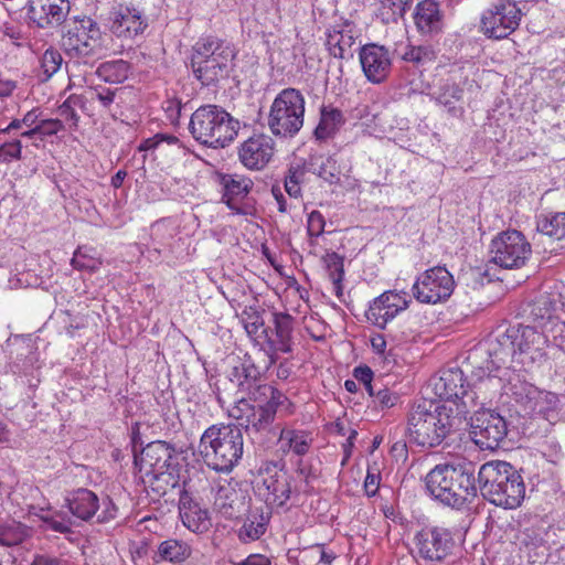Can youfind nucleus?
I'll list each match as a JSON object with an SVG mask.
<instances>
[{
    "instance_id": "nucleus-1",
    "label": "nucleus",
    "mask_w": 565,
    "mask_h": 565,
    "mask_svg": "<svg viewBox=\"0 0 565 565\" xmlns=\"http://www.w3.org/2000/svg\"><path fill=\"white\" fill-rule=\"evenodd\" d=\"M428 494L452 509H463L478 495L475 470L471 465H436L425 477Z\"/></svg>"
},
{
    "instance_id": "nucleus-2",
    "label": "nucleus",
    "mask_w": 565,
    "mask_h": 565,
    "mask_svg": "<svg viewBox=\"0 0 565 565\" xmlns=\"http://www.w3.org/2000/svg\"><path fill=\"white\" fill-rule=\"evenodd\" d=\"M478 491L490 503L515 509L525 497V484L520 472L507 461H488L478 471Z\"/></svg>"
},
{
    "instance_id": "nucleus-3",
    "label": "nucleus",
    "mask_w": 565,
    "mask_h": 565,
    "mask_svg": "<svg viewBox=\"0 0 565 565\" xmlns=\"http://www.w3.org/2000/svg\"><path fill=\"white\" fill-rule=\"evenodd\" d=\"M199 451L210 469L231 472L244 452L242 429L236 425L210 426L201 436Z\"/></svg>"
},
{
    "instance_id": "nucleus-4",
    "label": "nucleus",
    "mask_w": 565,
    "mask_h": 565,
    "mask_svg": "<svg viewBox=\"0 0 565 565\" xmlns=\"http://www.w3.org/2000/svg\"><path fill=\"white\" fill-rule=\"evenodd\" d=\"M450 406L431 401H423L413 406L407 420L409 439L427 448L440 445L456 427L454 408Z\"/></svg>"
},
{
    "instance_id": "nucleus-5",
    "label": "nucleus",
    "mask_w": 565,
    "mask_h": 565,
    "mask_svg": "<svg viewBox=\"0 0 565 565\" xmlns=\"http://www.w3.org/2000/svg\"><path fill=\"white\" fill-rule=\"evenodd\" d=\"M238 130L239 121L218 105L200 106L189 121V131L193 139L213 149L228 146Z\"/></svg>"
},
{
    "instance_id": "nucleus-6",
    "label": "nucleus",
    "mask_w": 565,
    "mask_h": 565,
    "mask_svg": "<svg viewBox=\"0 0 565 565\" xmlns=\"http://www.w3.org/2000/svg\"><path fill=\"white\" fill-rule=\"evenodd\" d=\"M234 57V47L228 42L209 36L195 43L191 67L203 86H212L230 76Z\"/></svg>"
},
{
    "instance_id": "nucleus-7",
    "label": "nucleus",
    "mask_w": 565,
    "mask_h": 565,
    "mask_svg": "<svg viewBox=\"0 0 565 565\" xmlns=\"http://www.w3.org/2000/svg\"><path fill=\"white\" fill-rule=\"evenodd\" d=\"M62 49L68 58L65 62L68 74L81 65L94 66L104 53L98 23L89 17L76 20L74 26L62 36Z\"/></svg>"
},
{
    "instance_id": "nucleus-8",
    "label": "nucleus",
    "mask_w": 565,
    "mask_h": 565,
    "mask_svg": "<svg viewBox=\"0 0 565 565\" xmlns=\"http://www.w3.org/2000/svg\"><path fill=\"white\" fill-rule=\"evenodd\" d=\"M305 96L299 89L288 87L282 89L274 98L267 125L276 137L292 138L303 126Z\"/></svg>"
},
{
    "instance_id": "nucleus-9",
    "label": "nucleus",
    "mask_w": 565,
    "mask_h": 565,
    "mask_svg": "<svg viewBox=\"0 0 565 565\" xmlns=\"http://www.w3.org/2000/svg\"><path fill=\"white\" fill-rule=\"evenodd\" d=\"M288 402L280 391H274L266 399L250 404L244 396L232 407L230 415L244 426L247 431H266L274 423L279 407Z\"/></svg>"
},
{
    "instance_id": "nucleus-10",
    "label": "nucleus",
    "mask_w": 565,
    "mask_h": 565,
    "mask_svg": "<svg viewBox=\"0 0 565 565\" xmlns=\"http://www.w3.org/2000/svg\"><path fill=\"white\" fill-rule=\"evenodd\" d=\"M490 262L504 269H520L532 255V246L523 233L507 230L497 234L490 244Z\"/></svg>"
},
{
    "instance_id": "nucleus-11",
    "label": "nucleus",
    "mask_w": 565,
    "mask_h": 565,
    "mask_svg": "<svg viewBox=\"0 0 565 565\" xmlns=\"http://www.w3.org/2000/svg\"><path fill=\"white\" fill-rule=\"evenodd\" d=\"M417 556L426 564L440 565L455 556L458 544L451 530L444 526H426L414 536Z\"/></svg>"
},
{
    "instance_id": "nucleus-12",
    "label": "nucleus",
    "mask_w": 565,
    "mask_h": 565,
    "mask_svg": "<svg viewBox=\"0 0 565 565\" xmlns=\"http://www.w3.org/2000/svg\"><path fill=\"white\" fill-rule=\"evenodd\" d=\"M277 466L276 462L262 466L255 484L256 495L266 503L268 510L284 507L292 493L291 478Z\"/></svg>"
},
{
    "instance_id": "nucleus-13",
    "label": "nucleus",
    "mask_w": 565,
    "mask_h": 565,
    "mask_svg": "<svg viewBox=\"0 0 565 565\" xmlns=\"http://www.w3.org/2000/svg\"><path fill=\"white\" fill-rule=\"evenodd\" d=\"M455 280L446 267L426 269L412 287L413 297L420 303L436 305L447 300L454 292Z\"/></svg>"
},
{
    "instance_id": "nucleus-14",
    "label": "nucleus",
    "mask_w": 565,
    "mask_h": 565,
    "mask_svg": "<svg viewBox=\"0 0 565 565\" xmlns=\"http://www.w3.org/2000/svg\"><path fill=\"white\" fill-rule=\"evenodd\" d=\"M471 420V437L481 449L494 450L508 435V423L505 418L491 409L477 412Z\"/></svg>"
},
{
    "instance_id": "nucleus-15",
    "label": "nucleus",
    "mask_w": 565,
    "mask_h": 565,
    "mask_svg": "<svg viewBox=\"0 0 565 565\" xmlns=\"http://www.w3.org/2000/svg\"><path fill=\"white\" fill-rule=\"evenodd\" d=\"M520 19L521 10L514 2L500 0L482 14L481 29L489 38L504 39L519 26Z\"/></svg>"
},
{
    "instance_id": "nucleus-16",
    "label": "nucleus",
    "mask_w": 565,
    "mask_h": 565,
    "mask_svg": "<svg viewBox=\"0 0 565 565\" xmlns=\"http://www.w3.org/2000/svg\"><path fill=\"white\" fill-rule=\"evenodd\" d=\"M174 452V448L167 441L156 440L148 444L139 455H135V466L143 482H151L164 475Z\"/></svg>"
},
{
    "instance_id": "nucleus-17",
    "label": "nucleus",
    "mask_w": 565,
    "mask_h": 565,
    "mask_svg": "<svg viewBox=\"0 0 565 565\" xmlns=\"http://www.w3.org/2000/svg\"><path fill=\"white\" fill-rule=\"evenodd\" d=\"M228 377L241 393L246 394L254 402L266 399L270 393L277 391L271 385L262 383L260 372L249 356H245L235 364Z\"/></svg>"
},
{
    "instance_id": "nucleus-18",
    "label": "nucleus",
    "mask_w": 565,
    "mask_h": 565,
    "mask_svg": "<svg viewBox=\"0 0 565 565\" xmlns=\"http://www.w3.org/2000/svg\"><path fill=\"white\" fill-rule=\"evenodd\" d=\"M107 26L116 38L132 40L145 32L148 22L141 10L118 3L113 6L108 13Z\"/></svg>"
},
{
    "instance_id": "nucleus-19",
    "label": "nucleus",
    "mask_w": 565,
    "mask_h": 565,
    "mask_svg": "<svg viewBox=\"0 0 565 565\" xmlns=\"http://www.w3.org/2000/svg\"><path fill=\"white\" fill-rule=\"evenodd\" d=\"M411 303L406 291L387 290L373 299L365 316L374 326L384 329L399 312L406 310Z\"/></svg>"
},
{
    "instance_id": "nucleus-20",
    "label": "nucleus",
    "mask_w": 565,
    "mask_h": 565,
    "mask_svg": "<svg viewBox=\"0 0 565 565\" xmlns=\"http://www.w3.org/2000/svg\"><path fill=\"white\" fill-rule=\"evenodd\" d=\"M275 152V141L265 134H255L238 147L239 162L249 170H262L271 160Z\"/></svg>"
},
{
    "instance_id": "nucleus-21",
    "label": "nucleus",
    "mask_w": 565,
    "mask_h": 565,
    "mask_svg": "<svg viewBox=\"0 0 565 565\" xmlns=\"http://www.w3.org/2000/svg\"><path fill=\"white\" fill-rule=\"evenodd\" d=\"M26 17L40 29L61 25L68 12V0H28L25 4Z\"/></svg>"
},
{
    "instance_id": "nucleus-22",
    "label": "nucleus",
    "mask_w": 565,
    "mask_h": 565,
    "mask_svg": "<svg viewBox=\"0 0 565 565\" xmlns=\"http://www.w3.org/2000/svg\"><path fill=\"white\" fill-rule=\"evenodd\" d=\"M359 58L369 82L381 84L388 77L392 70V58L385 46L367 43L360 49Z\"/></svg>"
},
{
    "instance_id": "nucleus-23",
    "label": "nucleus",
    "mask_w": 565,
    "mask_h": 565,
    "mask_svg": "<svg viewBox=\"0 0 565 565\" xmlns=\"http://www.w3.org/2000/svg\"><path fill=\"white\" fill-rule=\"evenodd\" d=\"M556 308L557 302L550 295L543 294L525 306L524 315L530 326L550 334L561 328Z\"/></svg>"
},
{
    "instance_id": "nucleus-24",
    "label": "nucleus",
    "mask_w": 565,
    "mask_h": 565,
    "mask_svg": "<svg viewBox=\"0 0 565 565\" xmlns=\"http://www.w3.org/2000/svg\"><path fill=\"white\" fill-rule=\"evenodd\" d=\"M250 497L231 483L217 488L214 497L216 510L226 519H237L249 507Z\"/></svg>"
},
{
    "instance_id": "nucleus-25",
    "label": "nucleus",
    "mask_w": 565,
    "mask_h": 565,
    "mask_svg": "<svg viewBox=\"0 0 565 565\" xmlns=\"http://www.w3.org/2000/svg\"><path fill=\"white\" fill-rule=\"evenodd\" d=\"M510 333L513 335L516 353L530 354L532 360L542 355L548 343V333L530 324L510 327Z\"/></svg>"
},
{
    "instance_id": "nucleus-26",
    "label": "nucleus",
    "mask_w": 565,
    "mask_h": 565,
    "mask_svg": "<svg viewBox=\"0 0 565 565\" xmlns=\"http://www.w3.org/2000/svg\"><path fill=\"white\" fill-rule=\"evenodd\" d=\"M245 511L236 534L242 543L247 544L259 540L267 532L271 511L264 507H248Z\"/></svg>"
},
{
    "instance_id": "nucleus-27",
    "label": "nucleus",
    "mask_w": 565,
    "mask_h": 565,
    "mask_svg": "<svg viewBox=\"0 0 565 565\" xmlns=\"http://www.w3.org/2000/svg\"><path fill=\"white\" fill-rule=\"evenodd\" d=\"M508 403L514 408L520 416H533L535 411V398L540 397V390L534 385L521 381L520 379L510 380L505 387Z\"/></svg>"
},
{
    "instance_id": "nucleus-28",
    "label": "nucleus",
    "mask_w": 565,
    "mask_h": 565,
    "mask_svg": "<svg viewBox=\"0 0 565 565\" xmlns=\"http://www.w3.org/2000/svg\"><path fill=\"white\" fill-rule=\"evenodd\" d=\"M220 184L223 190L222 201L235 213L244 214L241 203L254 185L252 179L239 174H223Z\"/></svg>"
},
{
    "instance_id": "nucleus-29",
    "label": "nucleus",
    "mask_w": 565,
    "mask_h": 565,
    "mask_svg": "<svg viewBox=\"0 0 565 565\" xmlns=\"http://www.w3.org/2000/svg\"><path fill=\"white\" fill-rule=\"evenodd\" d=\"M179 514L183 525L193 533L202 534L211 527L209 511L203 509L186 492L180 495Z\"/></svg>"
},
{
    "instance_id": "nucleus-30",
    "label": "nucleus",
    "mask_w": 565,
    "mask_h": 565,
    "mask_svg": "<svg viewBox=\"0 0 565 565\" xmlns=\"http://www.w3.org/2000/svg\"><path fill=\"white\" fill-rule=\"evenodd\" d=\"M65 507L81 521H89L96 515L100 508L99 499L95 492L86 488H78L67 493Z\"/></svg>"
},
{
    "instance_id": "nucleus-31",
    "label": "nucleus",
    "mask_w": 565,
    "mask_h": 565,
    "mask_svg": "<svg viewBox=\"0 0 565 565\" xmlns=\"http://www.w3.org/2000/svg\"><path fill=\"white\" fill-rule=\"evenodd\" d=\"M513 343L514 340L512 333H510V328H508L505 332L497 335L493 340L489 341V361L487 365V369L489 370L487 380L489 382H492L493 379H495V375H491V372L493 370L501 369L516 354V349Z\"/></svg>"
},
{
    "instance_id": "nucleus-32",
    "label": "nucleus",
    "mask_w": 565,
    "mask_h": 565,
    "mask_svg": "<svg viewBox=\"0 0 565 565\" xmlns=\"http://www.w3.org/2000/svg\"><path fill=\"white\" fill-rule=\"evenodd\" d=\"M414 21L418 32L423 35L434 36L444 28V17L435 0H423L416 6Z\"/></svg>"
},
{
    "instance_id": "nucleus-33",
    "label": "nucleus",
    "mask_w": 565,
    "mask_h": 565,
    "mask_svg": "<svg viewBox=\"0 0 565 565\" xmlns=\"http://www.w3.org/2000/svg\"><path fill=\"white\" fill-rule=\"evenodd\" d=\"M326 45L329 53L335 58L350 57L353 54L350 52L355 43V32L352 23L345 22L341 25H333L327 30Z\"/></svg>"
},
{
    "instance_id": "nucleus-34",
    "label": "nucleus",
    "mask_w": 565,
    "mask_h": 565,
    "mask_svg": "<svg viewBox=\"0 0 565 565\" xmlns=\"http://www.w3.org/2000/svg\"><path fill=\"white\" fill-rule=\"evenodd\" d=\"M475 388H463L462 392L455 399L443 403L444 405H451L454 408V424L458 426L462 419H467L469 415L470 417H475L477 412H481L484 409L482 406L484 405V398L480 401V396L478 391ZM480 390V387H478Z\"/></svg>"
},
{
    "instance_id": "nucleus-35",
    "label": "nucleus",
    "mask_w": 565,
    "mask_h": 565,
    "mask_svg": "<svg viewBox=\"0 0 565 565\" xmlns=\"http://www.w3.org/2000/svg\"><path fill=\"white\" fill-rule=\"evenodd\" d=\"M273 316L275 338L268 339V345L273 352L290 353L295 319L287 312H275Z\"/></svg>"
},
{
    "instance_id": "nucleus-36",
    "label": "nucleus",
    "mask_w": 565,
    "mask_h": 565,
    "mask_svg": "<svg viewBox=\"0 0 565 565\" xmlns=\"http://www.w3.org/2000/svg\"><path fill=\"white\" fill-rule=\"evenodd\" d=\"M279 443L282 452L303 457L312 447L313 436L309 430L282 428L279 434Z\"/></svg>"
},
{
    "instance_id": "nucleus-37",
    "label": "nucleus",
    "mask_w": 565,
    "mask_h": 565,
    "mask_svg": "<svg viewBox=\"0 0 565 565\" xmlns=\"http://www.w3.org/2000/svg\"><path fill=\"white\" fill-rule=\"evenodd\" d=\"M463 382V372L461 370H447L435 381L434 390L436 395L444 401L443 403H448L462 392L465 388Z\"/></svg>"
},
{
    "instance_id": "nucleus-38",
    "label": "nucleus",
    "mask_w": 565,
    "mask_h": 565,
    "mask_svg": "<svg viewBox=\"0 0 565 565\" xmlns=\"http://www.w3.org/2000/svg\"><path fill=\"white\" fill-rule=\"evenodd\" d=\"M307 167L310 172L318 174L330 184L340 182L342 171L333 156L312 154Z\"/></svg>"
},
{
    "instance_id": "nucleus-39",
    "label": "nucleus",
    "mask_w": 565,
    "mask_h": 565,
    "mask_svg": "<svg viewBox=\"0 0 565 565\" xmlns=\"http://www.w3.org/2000/svg\"><path fill=\"white\" fill-rule=\"evenodd\" d=\"M344 124V116L338 108L322 106L320 108V120L315 129V137L318 140H327L333 137Z\"/></svg>"
},
{
    "instance_id": "nucleus-40",
    "label": "nucleus",
    "mask_w": 565,
    "mask_h": 565,
    "mask_svg": "<svg viewBox=\"0 0 565 565\" xmlns=\"http://www.w3.org/2000/svg\"><path fill=\"white\" fill-rule=\"evenodd\" d=\"M177 227L172 221L163 218L154 222L150 227L151 247L158 253L171 250Z\"/></svg>"
},
{
    "instance_id": "nucleus-41",
    "label": "nucleus",
    "mask_w": 565,
    "mask_h": 565,
    "mask_svg": "<svg viewBox=\"0 0 565 565\" xmlns=\"http://www.w3.org/2000/svg\"><path fill=\"white\" fill-rule=\"evenodd\" d=\"M157 554L161 561L183 563L192 555V546L178 539H168L158 545Z\"/></svg>"
},
{
    "instance_id": "nucleus-42",
    "label": "nucleus",
    "mask_w": 565,
    "mask_h": 565,
    "mask_svg": "<svg viewBox=\"0 0 565 565\" xmlns=\"http://www.w3.org/2000/svg\"><path fill=\"white\" fill-rule=\"evenodd\" d=\"M40 513H34L42 521L45 530L57 532L61 534L72 533L75 522L68 513L64 511H51L41 508Z\"/></svg>"
},
{
    "instance_id": "nucleus-43",
    "label": "nucleus",
    "mask_w": 565,
    "mask_h": 565,
    "mask_svg": "<svg viewBox=\"0 0 565 565\" xmlns=\"http://www.w3.org/2000/svg\"><path fill=\"white\" fill-rule=\"evenodd\" d=\"M130 73V64L124 60H115L102 63L96 75L105 83L120 84L124 83Z\"/></svg>"
},
{
    "instance_id": "nucleus-44",
    "label": "nucleus",
    "mask_w": 565,
    "mask_h": 565,
    "mask_svg": "<svg viewBox=\"0 0 565 565\" xmlns=\"http://www.w3.org/2000/svg\"><path fill=\"white\" fill-rule=\"evenodd\" d=\"M536 230L553 241H565V212L540 216Z\"/></svg>"
},
{
    "instance_id": "nucleus-45",
    "label": "nucleus",
    "mask_w": 565,
    "mask_h": 565,
    "mask_svg": "<svg viewBox=\"0 0 565 565\" xmlns=\"http://www.w3.org/2000/svg\"><path fill=\"white\" fill-rule=\"evenodd\" d=\"M263 313L264 310L256 305L246 306L243 309L239 318L249 338H256L260 330L264 333L266 332L264 329Z\"/></svg>"
},
{
    "instance_id": "nucleus-46",
    "label": "nucleus",
    "mask_w": 565,
    "mask_h": 565,
    "mask_svg": "<svg viewBox=\"0 0 565 565\" xmlns=\"http://www.w3.org/2000/svg\"><path fill=\"white\" fill-rule=\"evenodd\" d=\"M28 527L20 522L11 521L0 524V544L15 546L28 536Z\"/></svg>"
},
{
    "instance_id": "nucleus-47",
    "label": "nucleus",
    "mask_w": 565,
    "mask_h": 565,
    "mask_svg": "<svg viewBox=\"0 0 565 565\" xmlns=\"http://www.w3.org/2000/svg\"><path fill=\"white\" fill-rule=\"evenodd\" d=\"M411 2L412 0H380L379 17L385 24L397 22Z\"/></svg>"
},
{
    "instance_id": "nucleus-48",
    "label": "nucleus",
    "mask_w": 565,
    "mask_h": 565,
    "mask_svg": "<svg viewBox=\"0 0 565 565\" xmlns=\"http://www.w3.org/2000/svg\"><path fill=\"white\" fill-rule=\"evenodd\" d=\"M72 266L77 270L96 271L102 260L95 256V250L86 246L78 247L71 260Z\"/></svg>"
},
{
    "instance_id": "nucleus-49",
    "label": "nucleus",
    "mask_w": 565,
    "mask_h": 565,
    "mask_svg": "<svg viewBox=\"0 0 565 565\" xmlns=\"http://www.w3.org/2000/svg\"><path fill=\"white\" fill-rule=\"evenodd\" d=\"M463 89L456 83H446L439 89L436 97L438 104L448 108L449 111L456 109L455 104L462 98Z\"/></svg>"
},
{
    "instance_id": "nucleus-50",
    "label": "nucleus",
    "mask_w": 565,
    "mask_h": 565,
    "mask_svg": "<svg viewBox=\"0 0 565 565\" xmlns=\"http://www.w3.org/2000/svg\"><path fill=\"white\" fill-rule=\"evenodd\" d=\"M403 60L411 62L417 66H423L435 60V53L429 46H406L405 52L402 55Z\"/></svg>"
},
{
    "instance_id": "nucleus-51",
    "label": "nucleus",
    "mask_w": 565,
    "mask_h": 565,
    "mask_svg": "<svg viewBox=\"0 0 565 565\" xmlns=\"http://www.w3.org/2000/svg\"><path fill=\"white\" fill-rule=\"evenodd\" d=\"M305 178V170L300 166L290 167L285 177V191L289 196L298 199L301 196L300 183Z\"/></svg>"
},
{
    "instance_id": "nucleus-52",
    "label": "nucleus",
    "mask_w": 565,
    "mask_h": 565,
    "mask_svg": "<svg viewBox=\"0 0 565 565\" xmlns=\"http://www.w3.org/2000/svg\"><path fill=\"white\" fill-rule=\"evenodd\" d=\"M63 56L58 50L50 46L41 57V68L46 78L52 77L62 66Z\"/></svg>"
},
{
    "instance_id": "nucleus-53",
    "label": "nucleus",
    "mask_w": 565,
    "mask_h": 565,
    "mask_svg": "<svg viewBox=\"0 0 565 565\" xmlns=\"http://www.w3.org/2000/svg\"><path fill=\"white\" fill-rule=\"evenodd\" d=\"M19 351L15 361L10 364V369L13 373H25L33 366L36 356L30 344L22 345Z\"/></svg>"
},
{
    "instance_id": "nucleus-54",
    "label": "nucleus",
    "mask_w": 565,
    "mask_h": 565,
    "mask_svg": "<svg viewBox=\"0 0 565 565\" xmlns=\"http://www.w3.org/2000/svg\"><path fill=\"white\" fill-rule=\"evenodd\" d=\"M79 103V97L75 95L68 96L62 105L58 106V115L68 122L70 129L78 127L79 116L75 110V106Z\"/></svg>"
},
{
    "instance_id": "nucleus-55",
    "label": "nucleus",
    "mask_w": 565,
    "mask_h": 565,
    "mask_svg": "<svg viewBox=\"0 0 565 565\" xmlns=\"http://www.w3.org/2000/svg\"><path fill=\"white\" fill-rule=\"evenodd\" d=\"M330 279L343 280L344 258L335 252H329L322 257Z\"/></svg>"
},
{
    "instance_id": "nucleus-56",
    "label": "nucleus",
    "mask_w": 565,
    "mask_h": 565,
    "mask_svg": "<svg viewBox=\"0 0 565 565\" xmlns=\"http://www.w3.org/2000/svg\"><path fill=\"white\" fill-rule=\"evenodd\" d=\"M535 411L533 416L540 415L547 418L550 412H554L557 407L558 397L551 392L540 391V397L535 398Z\"/></svg>"
},
{
    "instance_id": "nucleus-57",
    "label": "nucleus",
    "mask_w": 565,
    "mask_h": 565,
    "mask_svg": "<svg viewBox=\"0 0 565 565\" xmlns=\"http://www.w3.org/2000/svg\"><path fill=\"white\" fill-rule=\"evenodd\" d=\"M41 278L32 271H22L11 276L8 280L10 289L38 287Z\"/></svg>"
},
{
    "instance_id": "nucleus-58",
    "label": "nucleus",
    "mask_w": 565,
    "mask_h": 565,
    "mask_svg": "<svg viewBox=\"0 0 565 565\" xmlns=\"http://www.w3.org/2000/svg\"><path fill=\"white\" fill-rule=\"evenodd\" d=\"M22 145L21 141L14 139L6 141L0 146V163H9L13 160L21 159Z\"/></svg>"
},
{
    "instance_id": "nucleus-59",
    "label": "nucleus",
    "mask_w": 565,
    "mask_h": 565,
    "mask_svg": "<svg viewBox=\"0 0 565 565\" xmlns=\"http://www.w3.org/2000/svg\"><path fill=\"white\" fill-rule=\"evenodd\" d=\"M370 396L373 397L374 406L382 411L393 407L398 401V395L386 387L374 390V395Z\"/></svg>"
},
{
    "instance_id": "nucleus-60",
    "label": "nucleus",
    "mask_w": 565,
    "mask_h": 565,
    "mask_svg": "<svg viewBox=\"0 0 565 565\" xmlns=\"http://www.w3.org/2000/svg\"><path fill=\"white\" fill-rule=\"evenodd\" d=\"M307 223V232L310 237H319L323 234L326 221L319 211H312Z\"/></svg>"
},
{
    "instance_id": "nucleus-61",
    "label": "nucleus",
    "mask_w": 565,
    "mask_h": 565,
    "mask_svg": "<svg viewBox=\"0 0 565 565\" xmlns=\"http://www.w3.org/2000/svg\"><path fill=\"white\" fill-rule=\"evenodd\" d=\"M354 379L364 385L369 395H374L373 371L367 365L356 366L353 371Z\"/></svg>"
},
{
    "instance_id": "nucleus-62",
    "label": "nucleus",
    "mask_w": 565,
    "mask_h": 565,
    "mask_svg": "<svg viewBox=\"0 0 565 565\" xmlns=\"http://www.w3.org/2000/svg\"><path fill=\"white\" fill-rule=\"evenodd\" d=\"M64 128L63 121L57 118L42 119L38 124V130H40L41 136H53L64 130Z\"/></svg>"
},
{
    "instance_id": "nucleus-63",
    "label": "nucleus",
    "mask_w": 565,
    "mask_h": 565,
    "mask_svg": "<svg viewBox=\"0 0 565 565\" xmlns=\"http://www.w3.org/2000/svg\"><path fill=\"white\" fill-rule=\"evenodd\" d=\"M380 479L379 470L375 467H369L364 480V490L367 497H374L377 493Z\"/></svg>"
},
{
    "instance_id": "nucleus-64",
    "label": "nucleus",
    "mask_w": 565,
    "mask_h": 565,
    "mask_svg": "<svg viewBox=\"0 0 565 565\" xmlns=\"http://www.w3.org/2000/svg\"><path fill=\"white\" fill-rule=\"evenodd\" d=\"M182 104L177 98H169L163 103V110L171 124L179 122L181 116Z\"/></svg>"
}]
</instances>
